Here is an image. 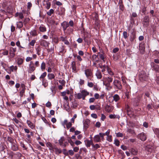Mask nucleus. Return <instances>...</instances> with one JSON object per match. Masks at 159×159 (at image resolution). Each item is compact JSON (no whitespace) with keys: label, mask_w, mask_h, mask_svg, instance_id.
<instances>
[{"label":"nucleus","mask_w":159,"mask_h":159,"mask_svg":"<svg viewBox=\"0 0 159 159\" xmlns=\"http://www.w3.org/2000/svg\"><path fill=\"white\" fill-rule=\"evenodd\" d=\"M89 94V93L85 90H82L80 93H78L77 94V98L80 99L82 98L83 100H85V97Z\"/></svg>","instance_id":"1"},{"label":"nucleus","mask_w":159,"mask_h":159,"mask_svg":"<svg viewBox=\"0 0 159 159\" xmlns=\"http://www.w3.org/2000/svg\"><path fill=\"white\" fill-rule=\"evenodd\" d=\"M74 23L73 20H70L69 23L66 21H64L61 24V25L62 28L65 29L66 28H68L70 26V27H73Z\"/></svg>","instance_id":"2"},{"label":"nucleus","mask_w":159,"mask_h":159,"mask_svg":"<svg viewBox=\"0 0 159 159\" xmlns=\"http://www.w3.org/2000/svg\"><path fill=\"white\" fill-rule=\"evenodd\" d=\"M113 87L115 89L120 90L122 88V86L120 81L115 80L113 82Z\"/></svg>","instance_id":"3"},{"label":"nucleus","mask_w":159,"mask_h":159,"mask_svg":"<svg viewBox=\"0 0 159 159\" xmlns=\"http://www.w3.org/2000/svg\"><path fill=\"white\" fill-rule=\"evenodd\" d=\"M113 80V78L112 77L108 76L106 77L105 78V81L104 82V84L106 87H109L110 83H111Z\"/></svg>","instance_id":"4"},{"label":"nucleus","mask_w":159,"mask_h":159,"mask_svg":"<svg viewBox=\"0 0 159 159\" xmlns=\"http://www.w3.org/2000/svg\"><path fill=\"white\" fill-rule=\"evenodd\" d=\"M84 73L87 78L91 80V78L93 77V73L91 70L89 69H85Z\"/></svg>","instance_id":"5"},{"label":"nucleus","mask_w":159,"mask_h":159,"mask_svg":"<svg viewBox=\"0 0 159 159\" xmlns=\"http://www.w3.org/2000/svg\"><path fill=\"white\" fill-rule=\"evenodd\" d=\"M64 33L67 35H70L73 34L74 31V27H69L66 28V29L62 28Z\"/></svg>","instance_id":"6"},{"label":"nucleus","mask_w":159,"mask_h":159,"mask_svg":"<svg viewBox=\"0 0 159 159\" xmlns=\"http://www.w3.org/2000/svg\"><path fill=\"white\" fill-rule=\"evenodd\" d=\"M139 79L141 81L146 80L148 79V76L144 71H142L139 74Z\"/></svg>","instance_id":"7"},{"label":"nucleus","mask_w":159,"mask_h":159,"mask_svg":"<svg viewBox=\"0 0 159 159\" xmlns=\"http://www.w3.org/2000/svg\"><path fill=\"white\" fill-rule=\"evenodd\" d=\"M145 43L144 41H142L139 44V50L141 54H143L145 52Z\"/></svg>","instance_id":"8"},{"label":"nucleus","mask_w":159,"mask_h":159,"mask_svg":"<svg viewBox=\"0 0 159 159\" xmlns=\"http://www.w3.org/2000/svg\"><path fill=\"white\" fill-rule=\"evenodd\" d=\"M149 18L148 16H146L144 17L143 24L145 26L147 27L149 25Z\"/></svg>","instance_id":"9"},{"label":"nucleus","mask_w":159,"mask_h":159,"mask_svg":"<svg viewBox=\"0 0 159 159\" xmlns=\"http://www.w3.org/2000/svg\"><path fill=\"white\" fill-rule=\"evenodd\" d=\"M140 139L143 141H145L147 139L146 135L144 133L142 132L139 135Z\"/></svg>","instance_id":"10"},{"label":"nucleus","mask_w":159,"mask_h":159,"mask_svg":"<svg viewBox=\"0 0 159 159\" xmlns=\"http://www.w3.org/2000/svg\"><path fill=\"white\" fill-rule=\"evenodd\" d=\"M71 67L72 69V72L76 73L77 72L75 61H73L71 62Z\"/></svg>","instance_id":"11"},{"label":"nucleus","mask_w":159,"mask_h":159,"mask_svg":"<svg viewBox=\"0 0 159 159\" xmlns=\"http://www.w3.org/2000/svg\"><path fill=\"white\" fill-rule=\"evenodd\" d=\"M65 9L62 7H60L58 9V14L61 15L65 14Z\"/></svg>","instance_id":"12"},{"label":"nucleus","mask_w":159,"mask_h":159,"mask_svg":"<svg viewBox=\"0 0 159 159\" xmlns=\"http://www.w3.org/2000/svg\"><path fill=\"white\" fill-rule=\"evenodd\" d=\"M152 66L153 70H154L156 72L159 73V65L153 63Z\"/></svg>","instance_id":"13"},{"label":"nucleus","mask_w":159,"mask_h":159,"mask_svg":"<svg viewBox=\"0 0 159 159\" xmlns=\"http://www.w3.org/2000/svg\"><path fill=\"white\" fill-rule=\"evenodd\" d=\"M53 149L55 150V153L57 154H59L62 152V150L60 148H58L56 146H54Z\"/></svg>","instance_id":"14"},{"label":"nucleus","mask_w":159,"mask_h":159,"mask_svg":"<svg viewBox=\"0 0 159 159\" xmlns=\"http://www.w3.org/2000/svg\"><path fill=\"white\" fill-rule=\"evenodd\" d=\"M118 4L119 6V9L121 11H123L124 9V6L123 4V1L122 0H119Z\"/></svg>","instance_id":"15"},{"label":"nucleus","mask_w":159,"mask_h":159,"mask_svg":"<svg viewBox=\"0 0 159 159\" xmlns=\"http://www.w3.org/2000/svg\"><path fill=\"white\" fill-rule=\"evenodd\" d=\"M11 148L14 151H16L18 150V146L15 142L12 144Z\"/></svg>","instance_id":"16"},{"label":"nucleus","mask_w":159,"mask_h":159,"mask_svg":"<svg viewBox=\"0 0 159 159\" xmlns=\"http://www.w3.org/2000/svg\"><path fill=\"white\" fill-rule=\"evenodd\" d=\"M94 141L96 142H98L100 141V138L99 135H97L94 137Z\"/></svg>","instance_id":"17"},{"label":"nucleus","mask_w":159,"mask_h":159,"mask_svg":"<svg viewBox=\"0 0 159 159\" xmlns=\"http://www.w3.org/2000/svg\"><path fill=\"white\" fill-rule=\"evenodd\" d=\"M16 49L13 48H11L10 50V53L11 56L14 57L15 56L14 52L16 51Z\"/></svg>","instance_id":"18"},{"label":"nucleus","mask_w":159,"mask_h":159,"mask_svg":"<svg viewBox=\"0 0 159 159\" xmlns=\"http://www.w3.org/2000/svg\"><path fill=\"white\" fill-rule=\"evenodd\" d=\"M32 63L33 64V63L32 61L30 62V65L29 70H28V72L30 73H31L34 70L35 68L33 66H31L30 65Z\"/></svg>","instance_id":"19"},{"label":"nucleus","mask_w":159,"mask_h":159,"mask_svg":"<svg viewBox=\"0 0 159 159\" xmlns=\"http://www.w3.org/2000/svg\"><path fill=\"white\" fill-rule=\"evenodd\" d=\"M27 123L29 127L31 128V129H33L34 128V125L33 123L30 120H27Z\"/></svg>","instance_id":"20"},{"label":"nucleus","mask_w":159,"mask_h":159,"mask_svg":"<svg viewBox=\"0 0 159 159\" xmlns=\"http://www.w3.org/2000/svg\"><path fill=\"white\" fill-rule=\"evenodd\" d=\"M39 30L41 32H44L46 31V29L45 26L43 25H41L39 28Z\"/></svg>","instance_id":"21"},{"label":"nucleus","mask_w":159,"mask_h":159,"mask_svg":"<svg viewBox=\"0 0 159 159\" xmlns=\"http://www.w3.org/2000/svg\"><path fill=\"white\" fill-rule=\"evenodd\" d=\"M40 44L43 46H48V43L46 40H41Z\"/></svg>","instance_id":"22"},{"label":"nucleus","mask_w":159,"mask_h":159,"mask_svg":"<svg viewBox=\"0 0 159 159\" xmlns=\"http://www.w3.org/2000/svg\"><path fill=\"white\" fill-rule=\"evenodd\" d=\"M46 145L49 148V149L51 150H53V148L54 146H53L52 144L49 142H48L46 143Z\"/></svg>","instance_id":"23"},{"label":"nucleus","mask_w":159,"mask_h":159,"mask_svg":"<svg viewBox=\"0 0 159 159\" xmlns=\"http://www.w3.org/2000/svg\"><path fill=\"white\" fill-rule=\"evenodd\" d=\"M96 76L97 78L99 79H100L102 77V75L101 73L98 70H97L96 71Z\"/></svg>","instance_id":"24"},{"label":"nucleus","mask_w":159,"mask_h":159,"mask_svg":"<svg viewBox=\"0 0 159 159\" xmlns=\"http://www.w3.org/2000/svg\"><path fill=\"white\" fill-rule=\"evenodd\" d=\"M65 139L64 137H62L59 140V143L61 146H62L63 144V142L65 141Z\"/></svg>","instance_id":"25"},{"label":"nucleus","mask_w":159,"mask_h":159,"mask_svg":"<svg viewBox=\"0 0 159 159\" xmlns=\"http://www.w3.org/2000/svg\"><path fill=\"white\" fill-rule=\"evenodd\" d=\"M48 79L52 80L55 78V75L52 73H49L48 75Z\"/></svg>","instance_id":"26"},{"label":"nucleus","mask_w":159,"mask_h":159,"mask_svg":"<svg viewBox=\"0 0 159 159\" xmlns=\"http://www.w3.org/2000/svg\"><path fill=\"white\" fill-rule=\"evenodd\" d=\"M113 100L116 102H117L120 99L119 96L117 94L114 95L113 96Z\"/></svg>","instance_id":"27"},{"label":"nucleus","mask_w":159,"mask_h":159,"mask_svg":"<svg viewBox=\"0 0 159 159\" xmlns=\"http://www.w3.org/2000/svg\"><path fill=\"white\" fill-rule=\"evenodd\" d=\"M131 152L132 154L134 155H137L138 153V151L134 148H131Z\"/></svg>","instance_id":"28"},{"label":"nucleus","mask_w":159,"mask_h":159,"mask_svg":"<svg viewBox=\"0 0 159 159\" xmlns=\"http://www.w3.org/2000/svg\"><path fill=\"white\" fill-rule=\"evenodd\" d=\"M93 142L91 140H87L86 142V145L87 147H90L91 145H92Z\"/></svg>","instance_id":"29"},{"label":"nucleus","mask_w":159,"mask_h":159,"mask_svg":"<svg viewBox=\"0 0 159 159\" xmlns=\"http://www.w3.org/2000/svg\"><path fill=\"white\" fill-rule=\"evenodd\" d=\"M23 26V23L22 21H20L17 23V27L19 28H21Z\"/></svg>","instance_id":"30"},{"label":"nucleus","mask_w":159,"mask_h":159,"mask_svg":"<svg viewBox=\"0 0 159 159\" xmlns=\"http://www.w3.org/2000/svg\"><path fill=\"white\" fill-rule=\"evenodd\" d=\"M7 139L8 140L11 144L15 143V142H16V141L15 140H14L11 137H8Z\"/></svg>","instance_id":"31"},{"label":"nucleus","mask_w":159,"mask_h":159,"mask_svg":"<svg viewBox=\"0 0 159 159\" xmlns=\"http://www.w3.org/2000/svg\"><path fill=\"white\" fill-rule=\"evenodd\" d=\"M54 12V10L53 9H51L47 12V14L49 16H51L52 14Z\"/></svg>","instance_id":"32"},{"label":"nucleus","mask_w":159,"mask_h":159,"mask_svg":"<svg viewBox=\"0 0 159 159\" xmlns=\"http://www.w3.org/2000/svg\"><path fill=\"white\" fill-rule=\"evenodd\" d=\"M30 34L32 36H35L37 35L36 31L35 30H34L31 31Z\"/></svg>","instance_id":"33"},{"label":"nucleus","mask_w":159,"mask_h":159,"mask_svg":"<svg viewBox=\"0 0 159 159\" xmlns=\"http://www.w3.org/2000/svg\"><path fill=\"white\" fill-rule=\"evenodd\" d=\"M106 111L107 112H109L112 111L111 107L108 105H107L106 107Z\"/></svg>","instance_id":"34"},{"label":"nucleus","mask_w":159,"mask_h":159,"mask_svg":"<svg viewBox=\"0 0 159 159\" xmlns=\"http://www.w3.org/2000/svg\"><path fill=\"white\" fill-rule=\"evenodd\" d=\"M98 54L99 55V56L100 57V58L103 61H104V53H103L102 54H101L100 52H98Z\"/></svg>","instance_id":"35"},{"label":"nucleus","mask_w":159,"mask_h":159,"mask_svg":"<svg viewBox=\"0 0 159 159\" xmlns=\"http://www.w3.org/2000/svg\"><path fill=\"white\" fill-rule=\"evenodd\" d=\"M23 62V60L22 58H18L17 60V63L19 65H21Z\"/></svg>","instance_id":"36"},{"label":"nucleus","mask_w":159,"mask_h":159,"mask_svg":"<svg viewBox=\"0 0 159 159\" xmlns=\"http://www.w3.org/2000/svg\"><path fill=\"white\" fill-rule=\"evenodd\" d=\"M45 63L43 62L41 65V68L42 70H44L45 68Z\"/></svg>","instance_id":"37"},{"label":"nucleus","mask_w":159,"mask_h":159,"mask_svg":"<svg viewBox=\"0 0 159 159\" xmlns=\"http://www.w3.org/2000/svg\"><path fill=\"white\" fill-rule=\"evenodd\" d=\"M68 142L72 147L75 146L74 143L71 139H68Z\"/></svg>","instance_id":"38"},{"label":"nucleus","mask_w":159,"mask_h":159,"mask_svg":"<svg viewBox=\"0 0 159 159\" xmlns=\"http://www.w3.org/2000/svg\"><path fill=\"white\" fill-rule=\"evenodd\" d=\"M107 140L110 142H111L112 141V136L111 135H109L107 136Z\"/></svg>","instance_id":"39"},{"label":"nucleus","mask_w":159,"mask_h":159,"mask_svg":"<svg viewBox=\"0 0 159 159\" xmlns=\"http://www.w3.org/2000/svg\"><path fill=\"white\" fill-rule=\"evenodd\" d=\"M47 75V73L46 72H44L43 73V74L41 75L40 77V79H42L43 80V79Z\"/></svg>","instance_id":"40"},{"label":"nucleus","mask_w":159,"mask_h":159,"mask_svg":"<svg viewBox=\"0 0 159 159\" xmlns=\"http://www.w3.org/2000/svg\"><path fill=\"white\" fill-rule=\"evenodd\" d=\"M114 143H115V145L116 146H119L120 145V142L117 139H115L114 140Z\"/></svg>","instance_id":"41"},{"label":"nucleus","mask_w":159,"mask_h":159,"mask_svg":"<svg viewBox=\"0 0 159 159\" xmlns=\"http://www.w3.org/2000/svg\"><path fill=\"white\" fill-rule=\"evenodd\" d=\"M63 153L66 156L68 155V152H67L66 149H63Z\"/></svg>","instance_id":"42"},{"label":"nucleus","mask_w":159,"mask_h":159,"mask_svg":"<svg viewBox=\"0 0 159 159\" xmlns=\"http://www.w3.org/2000/svg\"><path fill=\"white\" fill-rule=\"evenodd\" d=\"M30 20V19L28 18H26L24 20L23 23L24 25L26 24Z\"/></svg>","instance_id":"43"},{"label":"nucleus","mask_w":159,"mask_h":159,"mask_svg":"<svg viewBox=\"0 0 159 159\" xmlns=\"http://www.w3.org/2000/svg\"><path fill=\"white\" fill-rule=\"evenodd\" d=\"M72 124H71V123L70 122H68L67 124V125H66V126L67 128L68 129H69V128H70L72 126Z\"/></svg>","instance_id":"44"},{"label":"nucleus","mask_w":159,"mask_h":159,"mask_svg":"<svg viewBox=\"0 0 159 159\" xmlns=\"http://www.w3.org/2000/svg\"><path fill=\"white\" fill-rule=\"evenodd\" d=\"M50 6H51V3L49 2H48L46 3V8L47 9H48L50 8Z\"/></svg>","instance_id":"45"},{"label":"nucleus","mask_w":159,"mask_h":159,"mask_svg":"<svg viewBox=\"0 0 159 159\" xmlns=\"http://www.w3.org/2000/svg\"><path fill=\"white\" fill-rule=\"evenodd\" d=\"M68 155H70V156H73L74 154V151L71 150H70L68 151Z\"/></svg>","instance_id":"46"},{"label":"nucleus","mask_w":159,"mask_h":159,"mask_svg":"<svg viewBox=\"0 0 159 159\" xmlns=\"http://www.w3.org/2000/svg\"><path fill=\"white\" fill-rule=\"evenodd\" d=\"M92 146L96 149H98L100 147L99 145L98 144H96L95 145H94L93 143L92 144Z\"/></svg>","instance_id":"47"},{"label":"nucleus","mask_w":159,"mask_h":159,"mask_svg":"<svg viewBox=\"0 0 159 159\" xmlns=\"http://www.w3.org/2000/svg\"><path fill=\"white\" fill-rule=\"evenodd\" d=\"M116 136L117 137H122L123 136V134L122 133L119 132L116 133Z\"/></svg>","instance_id":"48"},{"label":"nucleus","mask_w":159,"mask_h":159,"mask_svg":"<svg viewBox=\"0 0 159 159\" xmlns=\"http://www.w3.org/2000/svg\"><path fill=\"white\" fill-rule=\"evenodd\" d=\"M59 82L62 85H64L65 84V81L63 80H59Z\"/></svg>","instance_id":"49"},{"label":"nucleus","mask_w":159,"mask_h":159,"mask_svg":"<svg viewBox=\"0 0 159 159\" xmlns=\"http://www.w3.org/2000/svg\"><path fill=\"white\" fill-rule=\"evenodd\" d=\"M123 35L125 39H126L127 37V32L124 31L123 33Z\"/></svg>","instance_id":"50"},{"label":"nucleus","mask_w":159,"mask_h":159,"mask_svg":"<svg viewBox=\"0 0 159 159\" xmlns=\"http://www.w3.org/2000/svg\"><path fill=\"white\" fill-rule=\"evenodd\" d=\"M146 7L144 6L141 9V11L142 13H145L146 11Z\"/></svg>","instance_id":"51"},{"label":"nucleus","mask_w":159,"mask_h":159,"mask_svg":"<svg viewBox=\"0 0 159 159\" xmlns=\"http://www.w3.org/2000/svg\"><path fill=\"white\" fill-rule=\"evenodd\" d=\"M19 18L21 19H22L24 18L22 12H20L19 13Z\"/></svg>","instance_id":"52"},{"label":"nucleus","mask_w":159,"mask_h":159,"mask_svg":"<svg viewBox=\"0 0 159 159\" xmlns=\"http://www.w3.org/2000/svg\"><path fill=\"white\" fill-rule=\"evenodd\" d=\"M155 133L158 136H159V130L158 129H156L154 130Z\"/></svg>","instance_id":"53"},{"label":"nucleus","mask_w":159,"mask_h":159,"mask_svg":"<svg viewBox=\"0 0 159 159\" xmlns=\"http://www.w3.org/2000/svg\"><path fill=\"white\" fill-rule=\"evenodd\" d=\"M88 86L89 87L92 88L93 87V84L92 82H89L88 83Z\"/></svg>","instance_id":"54"},{"label":"nucleus","mask_w":159,"mask_h":159,"mask_svg":"<svg viewBox=\"0 0 159 159\" xmlns=\"http://www.w3.org/2000/svg\"><path fill=\"white\" fill-rule=\"evenodd\" d=\"M12 120L17 124H19V123L20 122V121L16 118H14L12 119Z\"/></svg>","instance_id":"55"},{"label":"nucleus","mask_w":159,"mask_h":159,"mask_svg":"<svg viewBox=\"0 0 159 159\" xmlns=\"http://www.w3.org/2000/svg\"><path fill=\"white\" fill-rule=\"evenodd\" d=\"M147 108L149 110L151 111L152 110V108L150 104H148L147 106Z\"/></svg>","instance_id":"56"},{"label":"nucleus","mask_w":159,"mask_h":159,"mask_svg":"<svg viewBox=\"0 0 159 159\" xmlns=\"http://www.w3.org/2000/svg\"><path fill=\"white\" fill-rule=\"evenodd\" d=\"M107 71H108V73L111 75H114L113 72L110 69H108Z\"/></svg>","instance_id":"57"},{"label":"nucleus","mask_w":159,"mask_h":159,"mask_svg":"<svg viewBox=\"0 0 159 159\" xmlns=\"http://www.w3.org/2000/svg\"><path fill=\"white\" fill-rule=\"evenodd\" d=\"M95 99L94 98H91L89 99V102L90 103L93 102H94Z\"/></svg>","instance_id":"58"},{"label":"nucleus","mask_w":159,"mask_h":159,"mask_svg":"<svg viewBox=\"0 0 159 159\" xmlns=\"http://www.w3.org/2000/svg\"><path fill=\"white\" fill-rule=\"evenodd\" d=\"M101 126V123L99 122H97L95 124V126L99 128Z\"/></svg>","instance_id":"59"},{"label":"nucleus","mask_w":159,"mask_h":159,"mask_svg":"<svg viewBox=\"0 0 159 159\" xmlns=\"http://www.w3.org/2000/svg\"><path fill=\"white\" fill-rule=\"evenodd\" d=\"M98 55H93L92 56V57L93 60H97V58H98Z\"/></svg>","instance_id":"60"},{"label":"nucleus","mask_w":159,"mask_h":159,"mask_svg":"<svg viewBox=\"0 0 159 159\" xmlns=\"http://www.w3.org/2000/svg\"><path fill=\"white\" fill-rule=\"evenodd\" d=\"M55 1H56L55 3V4L57 6H61L62 5V3L59 1H57L56 0H55Z\"/></svg>","instance_id":"61"},{"label":"nucleus","mask_w":159,"mask_h":159,"mask_svg":"<svg viewBox=\"0 0 159 159\" xmlns=\"http://www.w3.org/2000/svg\"><path fill=\"white\" fill-rule=\"evenodd\" d=\"M110 130L108 129L106 133H103V134H104V135H107V136L108 135H109V134H110Z\"/></svg>","instance_id":"62"},{"label":"nucleus","mask_w":159,"mask_h":159,"mask_svg":"<svg viewBox=\"0 0 159 159\" xmlns=\"http://www.w3.org/2000/svg\"><path fill=\"white\" fill-rule=\"evenodd\" d=\"M90 109L91 110H93L95 109V106L94 105H92L89 107Z\"/></svg>","instance_id":"63"},{"label":"nucleus","mask_w":159,"mask_h":159,"mask_svg":"<svg viewBox=\"0 0 159 159\" xmlns=\"http://www.w3.org/2000/svg\"><path fill=\"white\" fill-rule=\"evenodd\" d=\"M32 6V4L30 2H28L27 3V8L30 9Z\"/></svg>","instance_id":"64"}]
</instances>
